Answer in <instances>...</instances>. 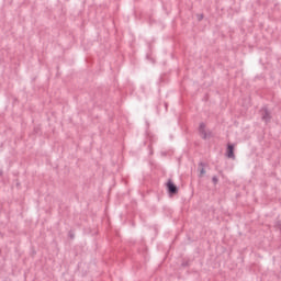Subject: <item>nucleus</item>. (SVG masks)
I'll use <instances>...</instances> for the list:
<instances>
[{
    "label": "nucleus",
    "mask_w": 281,
    "mask_h": 281,
    "mask_svg": "<svg viewBox=\"0 0 281 281\" xmlns=\"http://www.w3.org/2000/svg\"><path fill=\"white\" fill-rule=\"evenodd\" d=\"M260 113H261L262 121H265L266 123H268L271 120V114L266 108H263L260 111Z\"/></svg>",
    "instance_id": "1"
},
{
    "label": "nucleus",
    "mask_w": 281,
    "mask_h": 281,
    "mask_svg": "<svg viewBox=\"0 0 281 281\" xmlns=\"http://www.w3.org/2000/svg\"><path fill=\"white\" fill-rule=\"evenodd\" d=\"M203 19V15H199V21H201Z\"/></svg>",
    "instance_id": "7"
},
{
    "label": "nucleus",
    "mask_w": 281,
    "mask_h": 281,
    "mask_svg": "<svg viewBox=\"0 0 281 281\" xmlns=\"http://www.w3.org/2000/svg\"><path fill=\"white\" fill-rule=\"evenodd\" d=\"M199 167H200V176L202 177L205 173V170L203 168V164H200Z\"/></svg>",
    "instance_id": "5"
},
{
    "label": "nucleus",
    "mask_w": 281,
    "mask_h": 281,
    "mask_svg": "<svg viewBox=\"0 0 281 281\" xmlns=\"http://www.w3.org/2000/svg\"><path fill=\"white\" fill-rule=\"evenodd\" d=\"M199 132H200L201 136H202L204 139L207 137V133H206V131H205V124H204V123H201V124H200Z\"/></svg>",
    "instance_id": "4"
},
{
    "label": "nucleus",
    "mask_w": 281,
    "mask_h": 281,
    "mask_svg": "<svg viewBox=\"0 0 281 281\" xmlns=\"http://www.w3.org/2000/svg\"><path fill=\"white\" fill-rule=\"evenodd\" d=\"M226 155L228 158L235 159L233 145L228 144Z\"/></svg>",
    "instance_id": "3"
},
{
    "label": "nucleus",
    "mask_w": 281,
    "mask_h": 281,
    "mask_svg": "<svg viewBox=\"0 0 281 281\" xmlns=\"http://www.w3.org/2000/svg\"><path fill=\"white\" fill-rule=\"evenodd\" d=\"M218 179L216 177H213V182L216 184Z\"/></svg>",
    "instance_id": "6"
},
{
    "label": "nucleus",
    "mask_w": 281,
    "mask_h": 281,
    "mask_svg": "<svg viewBox=\"0 0 281 281\" xmlns=\"http://www.w3.org/2000/svg\"><path fill=\"white\" fill-rule=\"evenodd\" d=\"M167 188H168L169 193H171V194H176L178 192L177 187L171 182V180L168 181Z\"/></svg>",
    "instance_id": "2"
}]
</instances>
